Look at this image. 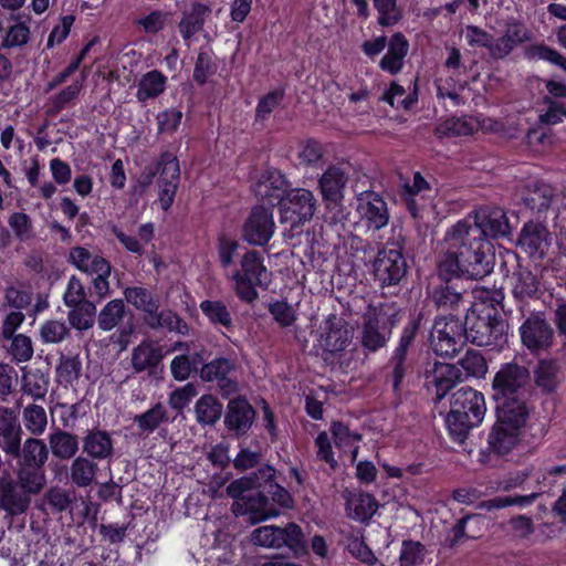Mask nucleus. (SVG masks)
<instances>
[{"label":"nucleus","mask_w":566,"mask_h":566,"mask_svg":"<svg viewBox=\"0 0 566 566\" xmlns=\"http://www.w3.org/2000/svg\"><path fill=\"white\" fill-rule=\"evenodd\" d=\"M275 478V470L264 464L256 472H252L249 475L242 476L232 481L227 486V494L230 497L242 496L248 491L258 489L259 491H266L268 484H271Z\"/></svg>","instance_id":"obj_22"},{"label":"nucleus","mask_w":566,"mask_h":566,"mask_svg":"<svg viewBox=\"0 0 566 566\" xmlns=\"http://www.w3.org/2000/svg\"><path fill=\"white\" fill-rule=\"evenodd\" d=\"M71 503L70 494L67 491L61 488H51L44 495L42 510H45V505H49L55 512L64 511Z\"/></svg>","instance_id":"obj_56"},{"label":"nucleus","mask_w":566,"mask_h":566,"mask_svg":"<svg viewBox=\"0 0 566 566\" xmlns=\"http://www.w3.org/2000/svg\"><path fill=\"white\" fill-rule=\"evenodd\" d=\"M237 501L232 505L234 514H245L248 512H258L269 505V496L265 492L254 489L234 497Z\"/></svg>","instance_id":"obj_43"},{"label":"nucleus","mask_w":566,"mask_h":566,"mask_svg":"<svg viewBox=\"0 0 566 566\" xmlns=\"http://www.w3.org/2000/svg\"><path fill=\"white\" fill-rule=\"evenodd\" d=\"M241 269L233 274L235 293L238 297L247 303L258 298L255 286L268 285V270L263 264L260 252L248 251L241 259Z\"/></svg>","instance_id":"obj_10"},{"label":"nucleus","mask_w":566,"mask_h":566,"mask_svg":"<svg viewBox=\"0 0 566 566\" xmlns=\"http://www.w3.org/2000/svg\"><path fill=\"white\" fill-rule=\"evenodd\" d=\"M133 420L137 424L140 434H149L163 423L168 422L169 415L167 408L161 402H157L147 411L136 415Z\"/></svg>","instance_id":"obj_35"},{"label":"nucleus","mask_w":566,"mask_h":566,"mask_svg":"<svg viewBox=\"0 0 566 566\" xmlns=\"http://www.w3.org/2000/svg\"><path fill=\"white\" fill-rule=\"evenodd\" d=\"M200 310L211 324L221 325L227 331L233 329L231 313L223 302L206 300L200 303Z\"/></svg>","instance_id":"obj_42"},{"label":"nucleus","mask_w":566,"mask_h":566,"mask_svg":"<svg viewBox=\"0 0 566 566\" xmlns=\"http://www.w3.org/2000/svg\"><path fill=\"white\" fill-rule=\"evenodd\" d=\"M447 251L439 262L438 272L442 280L453 277L482 280L492 273L495 255L492 244L480 239V231L470 228L467 221L457 222L446 234Z\"/></svg>","instance_id":"obj_1"},{"label":"nucleus","mask_w":566,"mask_h":566,"mask_svg":"<svg viewBox=\"0 0 566 566\" xmlns=\"http://www.w3.org/2000/svg\"><path fill=\"white\" fill-rule=\"evenodd\" d=\"M443 281L444 284H441L433 290L432 301L440 310L455 311L463 302V295L450 284V281Z\"/></svg>","instance_id":"obj_47"},{"label":"nucleus","mask_w":566,"mask_h":566,"mask_svg":"<svg viewBox=\"0 0 566 566\" xmlns=\"http://www.w3.org/2000/svg\"><path fill=\"white\" fill-rule=\"evenodd\" d=\"M544 103L548 106L544 114L539 115V122L546 125H555L566 117V107L564 104L554 101L551 96L543 98Z\"/></svg>","instance_id":"obj_60"},{"label":"nucleus","mask_w":566,"mask_h":566,"mask_svg":"<svg viewBox=\"0 0 566 566\" xmlns=\"http://www.w3.org/2000/svg\"><path fill=\"white\" fill-rule=\"evenodd\" d=\"M0 448L7 454L20 455L21 427L15 412L9 408H0Z\"/></svg>","instance_id":"obj_21"},{"label":"nucleus","mask_w":566,"mask_h":566,"mask_svg":"<svg viewBox=\"0 0 566 566\" xmlns=\"http://www.w3.org/2000/svg\"><path fill=\"white\" fill-rule=\"evenodd\" d=\"M84 78L85 75L82 74V81H75L53 98L50 114H56L75 102L83 87Z\"/></svg>","instance_id":"obj_50"},{"label":"nucleus","mask_w":566,"mask_h":566,"mask_svg":"<svg viewBox=\"0 0 566 566\" xmlns=\"http://www.w3.org/2000/svg\"><path fill=\"white\" fill-rule=\"evenodd\" d=\"M50 448L56 458L69 460L73 458L78 450L77 437L66 431H57L50 437Z\"/></svg>","instance_id":"obj_41"},{"label":"nucleus","mask_w":566,"mask_h":566,"mask_svg":"<svg viewBox=\"0 0 566 566\" xmlns=\"http://www.w3.org/2000/svg\"><path fill=\"white\" fill-rule=\"evenodd\" d=\"M496 411V422L488 438L489 450L497 455L510 453L517 444L522 428L526 424L528 413Z\"/></svg>","instance_id":"obj_9"},{"label":"nucleus","mask_w":566,"mask_h":566,"mask_svg":"<svg viewBox=\"0 0 566 566\" xmlns=\"http://www.w3.org/2000/svg\"><path fill=\"white\" fill-rule=\"evenodd\" d=\"M539 493H532L528 495H506L496 496L490 500L482 501L478 504V509L484 511L500 510L510 505L526 506L532 504Z\"/></svg>","instance_id":"obj_48"},{"label":"nucleus","mask_w":566,"mask_h":566,"mask_svg":"<svg viewBox=\"0 0 566 566\" xmlns=\"http://www.w3.org/2000/svg\"><path fill=\"white\" fill-rule=\"evenodd\" d=\"M211 13L210 7L195 2L189 11L182 12V19L179 22V31L182 39L188 41L196 33L203 29L206 18Z\"/></svg>","instance_id":"obj_31"},{"label":"nucleus","mask_w":566,"mask_h":566,"mask_svg":"<svg viewBox=\"0 0 566 566\" xmlns=\"http://www.w3.org/2000/svg\"><path fill=\"white\" fill-rule=\"evenodd\" d=\"M506 323L496 308L473 305L464 318L467 342L476 346H501L506 342Z\"/></svg>","instance_id":"obj_4"},{"label":"nucleus","mask_w":566,"mask_h":566,"mask_svg":"<svg viewBox=\"0 0 566 566\" xmlns=\"http://www.w3.org/2000/svg\"><path fill=\"white\" fill-rule=\"evenodd\" d=\"M163 357L164 355L160 347H155L149 342H143L133 349L132 365L135 373H142L146 369L156 368Z\"/></svg>","instance_id":"obj_33"},{"label":"nucleus","mask_w":566,"mask_h":566,"mask_svg":"<svg viewBox=\"0 0 566 566\" xmlns=\"http://www.w3.org/2000/svg\"><path fill=\"white\" fill-rule=\"evenodd\" d=\"M401 318V310L395 302L369 305L363 315L360 344L367 352L384 348L391 337L394 327Z\"/></svg>","instance_id":"obj_3"},{"label":"nucleus","mask_w":566,"mask_h":566,"mask_svg":"<svg viewBox=\"0 0 566 566\" xmlns=\"http://www.w3.org/2000/svg\"><path fill=\"white\" fill-rule=\"evenodd\" d=\"M82 363L78 356H63L57 366V375L64 382L72 384L81 376Z\"/></svg>","instance_id":"obj_54"},{"label":"nucleus","mask_w":566,"mask_h":566,"mask_svg":"<svg viewBox=\"0 0 566 566\" xmlns=\"http://www.w3.org/2000/svg\"><path fill=\"white\" fill-rule=\"evenodd\" d=\"M364 217L369 223V228L379 230L384 228L389 220L386 202L378 195H370L364 207Z\"/></svg>","instance_id":"obj_45"},{"label":"nucleus","mask_w":566,"mask_h":566,"mask_svg":"<svg viewBox=\"0 0 566 566\" xmlns=\"http://www.w3.org/2000/svg\"><path fill=\"white\" fill-rule=\"evenodd\" d=\"M460 363L468 374L476 377L484 375L488 369L484 357L480 353L473 350H468Z\"/></svg>","instance_id":"obj_61"},{"label":"nucleus","mask_w":566,"mask_h":566,"mask_svg":"<svg viewBox=\"0 0 566 566\" xmlns=\"http://www.w3.org/2000/svg\"><path fill=\"white\" fill-rule=\"evenodd\" d=\"M223 412L222 403L212 395L201 396L195 406L196 419L200 424H216Z\"/></svg>","instance_id":"obj_37"},{"label":"nucleus","mask_w":566,"mask_h":566,"mask_svg":"<svg viewBox=\"0 0 566 566\" xmlns=\"http://www.w3.org/2000/svg\"><path fill=\"white\" fill-rule=\"evenodd\" d=\"M252 542L255 545L269 548L287 547L294 556L298 557L307 552L304 534L296 523H287L284 527L265 525L252 532Z\"/></svg>","instance_id":"obj_11"},{"label":"nucleus","mask_w":566,"mask_h":566,"mask_svg":"<svg viewBox=\"0 0 566 566\" xmlns=\"http://www.w3.org/2000/svg\"><path fill=\"white\" fill-rule=\"evenodd\" d=\"M69 312L70 324L78 329L85 331L94 325L96 318V306L93 301H85L77 305H72Z\"/></svg>","instance_id":"obj_46"},{"label":"nucleus","mask_w":566,"mask_h":566,"mask_svg":"<svg viewBox=\"0 0 566 566\" xmlns=\"http://www.w3.org/2000/svg\"><path fill=\"white\" fill-rule=\"evenodd\" d=\"M197 388L192 384H187L184 387L174 390L169 396V405L175 410L181 411L189 401L197 396Z\"/></svg>","instance_id":"obj_63"},{"label":"nucleus","mask_w":566,"mask_h":566,"mask_svg":"<svg viewBox=\"0 0 566 566\" xmlns=\"http://www.w3.org/2000/svg\"><path fill=\"white\" fill-rule=\"evenodd\" d=\"M256 412L243 396L230 399L224 415V426L235 437L244 436L252 427Z\"/></svg>","instance_id":"obj_18"},{"label":"nucleus","mask_w":566,"mask_h":566,"mask_svg":"<svg viewBox=\"0 0 566 566\" xmlns=\"http://www.w3.org/2000/svg\"><path fill=\"white\" fill-rule=\"evenodd\" d=\"M280 206L281 222H289L294 229L313 218L316 199L307 189H295L285 193Z\"/></svg>","instance_id":"obj_14"},{"label":"nucleus","mask_w":566,"mask_h":566,"mask_svg":"<svg viewBox=\"0 0 566 566\" xmlns=\"http://www.w3.org/2000/svg\"><path fill=\"white\" fill-rule=\"evenodd\" d=\"M10 353L18 361H27L33 354L30 337L22 334L14 335L11 339Z\"/></svg>","instance_id":"obj_58"},{"label":"nucleus","mask_w":566,"mask_h":566,"mask_svg":"<svg viewBox=\"0 0 566 566\" xmlns=\"http://www.w3.org/2000/svg\"><path fill=\"white\" fill-rule=\"evenodd\" d=\"M495 410L530 415V399L533 384L530 369L517 363L503 364L492 382Z\"/></svg>","instance_id":"obj_2"},{"label":"nucleus","mask_w":566,"mask_h":566,"mask_svg":"<svg viewBox=\"0 0 566 566\" xmlns=\"http://www.w3.org/2000/svg\"><path fill=\"white\" fill-rule=\"evenodd\" d=\"M527 40H530L527 29L520 22H511L507 24L504 34L491 48V56L493 59H504L514 48Z\"/></svg>","instance_id":"obj_27"},{"label":"nucleus","mask_w":566,"mask_h":566,"mask_svg":"<svg viewBox=\"0 0 566 566\" xmlns=\"http://www.w3.org/2000/svg\"><path fill=\"white\" fill-rule=\"evenodd\" d=\"M530 53L532 56H537L541 60L551 62L566 72V57L558 51L545 44H537L530 49Z\"/></svg>","instance_id":"obj_59"},{"label":"nucleus","mask_w":566,"mask_h":566,"mask_svg":"<svg viewBox=\"0 0 566 566\" xmlns=\"http://www.w3.org/2000/svg\"><path fill=\"white\" fill-rule=\"evenodd\" d=\"M430 343L438 356L454 357L467 343L464 322L454 314L437 317L430 334Z\"/></svg>","instance_id":"obj_8"},{"label":"nucleus","mask_w":566,"mask_h":566,"mask_svg":"<svg viewBox=\"0 0 566 566\" xmlns=\"http://www.w3.org/2000/svg\"><path fill=\"white\" fill-rule=\"evenodd\" d=\"M287 182L279 170L265 171L254 185V193L271 208L280 205L284 197Z\"/></svg>","instance_id":"obj_20"},{"label":"nucleus","mask_w":566,"mask_h":566,"mask_svg":"<svg viewBox=\"0 0 566 566\" xmlns=\"http://www.w3.org/2000/svg\"><path fill=\"white\" fill-rule=\"evenodd\" d=\"M408 49L409 43L406 36L400 32L395 33L389 41L388 52L380 60V69L392 75L399 73L402 69L403 59L408 53Z\"/></svg>","instance_id":"obj_29"},{"label":"nucleus","mask_w":566,"mask_h":566,"mask_svg":"<svg viewBox=\"0 0 566 566\" xmlns=\"http://www.w3.org/2000/svg\"><path fill=\"white\" fill-rule=\"evenodd\" d=\"M217 71V64L212 61L208 52L201 51L197 56L193 70V80L203 85L207 83L209 76L213 75Z\"/></svg>","instance_id":"obj_55"},{"label":"nucleus","mask_w":566,"mask_h":566,"mask_svg":"<svg viewBox=\"0 0 566 566\" xmlns=\"http://www.w3.org/2000/svg\"><path fill=\"white\" fill-rule=\"evenodd\" d=\"M446 423L452 439L460 443L465 441L471 429L480 424V422L469 418L464 411L459 412L451 408L447 415Z\"/></svg>","instance_id":"obj_40"},{"label":"nucleus","mask_w":566,"mask_h":566,"mask_svg":"<svg viewBox=\"0 0 566 566\" xmlns=\"http://www.w3.org/2000/svg\"><path fill=\"white\" fill-rule=\"evenodd\" d=\"M125 314L126 310L124 301L119 298L112 300L106 303L97 315L98 327L104 332L112 331L114 327L119 325L125 317Z\"/></svg>","instance_id":"obj_44"},{"label":"nucleus","mask_w":566,"mask_h":566,"mask_svg":"<svg viewBox=\"0 0 566 566\" xmlns=\"http://www.w3.org/2000/svg\"><path fill=\"white\" fill-rule=\"evenodd\" d=\"M470 228H476L480 231V239L499 240L509 238L512 228L506 212L502 208H481L475 212L474 223Z\"/></svg>","instance_id":"obj_17"},{"label":"nucleus","mask_w":566,"mask_h":566,"mask_svg":"<svg viewBox=\"0 0 566 566\" xmlns=\"http://www.w3.org/2000/svg\"><path fill=\"white\" fill-rule=\"evenodd\" d=\"M552 234L547 227L538 221L530 220L522 227L516 247L530 259L542 261L551 245Z\"/></svg>","instance_id":"obj_16"},{"label":"nucleus","mask_w":566,"mask_h":566,"mask_svg":"<svg viewBox=\"0 0 566 566\" xmlns=\"http://www.w3.org/2000/svg\"><path fill=\"white\" fill-rule=\"evenodd\" d=\"M83 452L93 460H108L114 455L111 434L101 429L87 430L82 439Z\"/></svg>","instance_id":"obj_26"},{"label":"nucleus","mask_w":566,"mask_h":566,"mask_svg":"<svg viewBox=\"0 0 566 566\" xmlns=\"http://www.w3.org/2000/svg\"><path fill=\"white\" fill-rule=\"evenodd\" d=\"M234 369V365L230 359L219 357L210 363L202 365L200 368V377L205 381H219Z\"/></svg>","instance_id":"obj_49"},{"label":"nucleus","mask_w":566,"mask_h":566,"mask_svg":"<svg viewBox=\"0 0 566 566\" xmlns=\"http://www.w3.org/2000/svg\"><path fill=\"white\" fill-rule=\"evenodd\" d=\"M124 296L129 304L144 313V317H149L150 314H154L160 307L159 296L143 286L125 289Z\"/></svg>","instance_id":"obj_32"},{"label":"nucleus","mask_w":566,"mask_h":566,"mask_svg":"<svg viewBox=\"0 0 566 566\" xmlns=\"http://www.w3.org/2000/svg\"><path fill=\"white\" fill-rule=\"evenodd\" d=\"M144 323L151 329L166 328L182 335L188 333L187 323L171 310H157L149 317H144Z\"/></svg>","instance_id":"obj_34"},{"label":"nucleus","mask_w":566,"mask_h":566,"mask_svg":"<svg viewBox=\"0 0 566 566\" xmlns=\"http://www.w3.org/2000/svg\"><path fill=\"white\" fill-rule=\"evenodd\" d=\"M348 177L345 171L336 166L328 167L326 171L319 178L318 185L323 199L328 206L340 205L344 199V190Z\"/></svg>","instance_id":"obj_24"},{"label":"nucleus","mask_w":566,"mask_h":566,"mask_svg":"<svg viewBox=\"0 0 566 566\" xmlns=\"http://www.w3.org/2000/svg\"><path fill=\"white\" fill-rule=\"evenodd\" d=\"M451 409L464 411L473 421L482 422L485 413L484 397L471 387H462L453 392Z\"/></svg>","instance_id":"obj_23"},{"label":"nucleus","mask_w":566,"mask_h":566,"mask_svg":"<svg viewBox=\"0 0 566 566\" xmlns=\"http://www.w3.org/2000/svg\"><path fill=\"white\" fill-rule=\"evenodd\" d=\"M274 229L272 208L255 206L243 223L242 239L251 245L263 247L271 240Z\"/></svg>","instance_id":"obj_15"},{"label":"nucleus","mask_w":566,"mask_h":566,"mask_svg":"<svg viewBox=\"0 0 566 566\" xmlns=\"http://www.w3.org/2000/svg\"><path fill=\"white\" fill-rule=\"evenodd\" d=\"M323 333L319 335L316 354L321 349V357L325 363H333L335 355L340 354L349 345L353 331L348 322L336 314H329L323 323Z\"/></svg>","instance_id":"obj_13"},{"label":"nucleus","mask_w":566,"mask_h":566,"mask_svg":"<svg viewBox=\"0 0 566 566\" xmlns=\"http://www.w3.org/2000/svg\"><path fill=\"white\" fill-rule=\"evenodd\" d=\"M556 197V190L551 185L536 181L526 188L523 201L533 212L543 214L549 210Z\"/></svg>","instance_id":"obj_28"},{"label":"nucleus","mask_w":566,"mask_h":566,"mask_svg":"<svg viewBox=\"0 0 566 566\" xmlns=\"http://www.w3.org/2000/svg\"><path fill=\"white\" fill-rule=\"evenodd\" d=\"M166 82V76L157 70L146 73L138 83L137 99L144 103L159 96L165 91Z\"/></svg>","instance_id":"obj_39"},{"label":"nucleus","mask_w":566,"mask_h":566,"mask_svg":"<svg viewBox=\"0 0 566 566\" xmlns=\"http://www.w3.org/2000/svg\"><path fill=\"white\" fill-rule=\"evenodd\" d=\"M97 470L93 459L78 455L70 467L71 481L77 488H87L94 482Z\"/></svg>","instance_id":"obj_38"},{"label":"nucleus","mask_w":566,"mask_h":566,"mask_svg":"<svg viewBox=\"0 0 566 566\" xmlns=\"http://www.w3.org/2000/svg\"><path fill=\"white\" fill-rule=\"evenodd\" d=\"M159 174V201L164 210H168L175 199L180 178L178 159L171 153H164L155 166H146L142 171L138 182L143 189L153 184L155 176Z\"/></svg>","instance_id":"obj_7"},{"label":"nucleus","mask_w":566,"mask_h":566,"mask_svg":"<svg viewBox=\"0 0 566 566\" xmlns=\"http://www.w3.org/2000/svg\"><path fill=\"white\" fill-rule=\"evenodd\" d=\"M424 552V545L420 542L403 541L399 557L401 566H416L422 563Z\"/></svg>","instance_id":"obj_53"},{"label":"nucleus","mask_w":566,"mask_h":566,"mask_svg":"<svg viewBox=\"0 0 566 566\" xmlns=\"http://www.w3.org/2000/svg\"><path fill=\"white\" fill-rule=\"evenodd\" d=\"M268 311L281 327L292 326L296 321V313L293 306L286 301L269 303Z\"/></svg>","instance_id":"obj_51"},{"label":"nucleus","mask_w":566,"mask_h":566,"mask_svg":"<svg viewBox=\"0 0 566 566\" xmlns=\"http://www.w3.org/2000/svg\"><path fill=\"white\" fill-rule=\"evenodd\" d=\"M283 99V93L280 91H273L263 96L255 109V119L264 120L268 116L281 104Z\"/></svg>","instance_id":"obj_57"},{"label":"nucleus","mask_w":566,"mask_h":566,"mask_svg":"<svg viewBox=\"0 0 566 566\" xmlns=\"http://www.w3.org/2000/svg\"><path fill=\"white\" fill-rule=\"evenodd\" d=\"M461 371L454 365L436 363L432 382L437 389V399L441 400L460 379Z\"/></svg>","instance_id":"obj_36"},{"label":"nucleus","mask_w":566,"mask_h":566,"mask_svg":"<svg viewBox=\"0 0 566 566\" xmlns=\"http://www.w3.org/2000/svg\"><path fill=\"white\" fill-rule=\"evenodd\" d=\"M522 345L533 355L548 352L555 343V329L544 311L531 312L518 327Z\"/></svg>","instance_id":"obj_12"},{"label":"nucleus","mask_w":566,"mask_h":566,"mask_svg":"<svg viewBox=\"0 0 566 566\" xmlns=\"http://www.w3.org/2000/svg\"><path fill=\"white\" fill-rule=\"evenodd\" d=\"M504 272L507 287L514 300L521 304L520 310L531 300H538L542 292L539 277L527 266L520 263V256L514 253H507V259L501 264Z\"/></svg>","instance_id":"obj_6"},{"label":"nucleus","mask_w":566,"mask_h":566,"mask_svg":"<svg viewBox=\"0 0 566 566\" xmlns=\"http://www.w3.org/2000/svg\"><path fill=\"white\" fill-rule=\"evenodd\" d=\"M331 432L337 448L347 447L353 441H359L361 439V434L350 432L348 427L340 421H334L332 423Z\"/></svg>","instance_id":"obj_62"},{"label":"nucleus","mask_w":566,"mask_h":566,"mask_svg":"<svg viewBox=\"0 0 566 566\" xmlns=\"http://www.w3.org/2000/svg\"><path fill=\"white\" fill-rule=\"evenodd\" d=\"M405 244L406 238L399 233L378 250L371 263V274L380 287H396L406 279L408 263L403 255Z\"/></svg>","instance_id":"obj_5"},{"label":"nucleus","mask_w":566,"mask_h":566,"mask_svg":"<svg viewBox=\"0 0 566 566\" xmlns=\"http://www.w3.org/2000/svg\"><path fill=\"white\" fill-rule=\"evenodd\" d=\"M31 15L24 13H10L6 18V27L0 41V48L4 50L20 49L28 44L31 38Z\"/></svg>","instance_id":"obj_19"},{"label":"nucleus","mask_w":566,"mask_h":566,"mask_svg":"<svg viewBox=\"0 0 566 566\" xmlns=\"http://www.w3.org/2000/svg\"><path fill=\"white\" fill-rule=\"evenodd\" d=\"M373 2L379 13L378 23L380 25H394L401 19L397 0H373Z\"/></svg>","instance_id":"obj_52"},{"label":"nucleus","mask_w":566,"mask_h":566,"mask_svg":"<svg viewBox=\"0 0 566 566\" xmlns=\"http://www.w3.org/2000/svg\"><path fill=\"white\" fill-rule=\"evenodd\" d=\"M182 113L178 109H166L157 115L159 133L172 134L179 126Z\"/></svg>","instance_id":"obj_64"},{"label":"nucleus","mask_w":566,"mask_h":566,"mask_svg":"<svg viewBox=\"0 0 566 566\" xmlns=\"http://www.w3.org/2000/svg\"><path fill=\"white\" fill-rule=\"evenodd\" d=\"M560 366L554 359H541L534 370V381L544 394L554 392L560 382Z\"/></svg>","instance_id":"obj_30"},{"label":"nucleus","mask_w":566,"mask_h":566,"mask_svg":"<svg viewBox=\"0 0 566 566\" xmlns=\"http://www.w3.org/2000/svg\"><path fill=\"white\" fill-rule=\"evenodd\" d=\"M343 496L346 500L347 516L360 523H368L379 506L377 500L369 493L346 490Z\"/></svg>","instance_id":"obj_25"}]
</instances>
